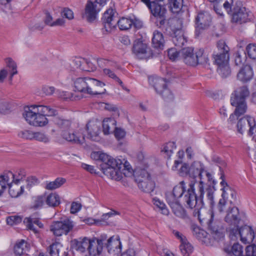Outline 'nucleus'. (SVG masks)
I'll return each mask as SVG.
<instances>
[{
	"mask_svg": "<svg viewBox=\"0 0 256 256\" xmlns=\"http://www.w3.org/2000/svg\"><path fill=\"white\" fill-rule=\"evenodd\" d=\"M189 187L188 190L184 192L185 183L182 181L174 187L172 192L178 198H180L184 194V202L190 208H196L198 218L200 220H201V215L199 210L204 204V194H206V200L212 206L214 204V187L207 186L201 180L191 182Z\"/></svg>",
	"mask_w": 256,
	"mask_h": 256,
	"instance_id": "f257e3e1",
	"label": "nucleus"
},
{
	"mask_svg": "<svg viewBox=\"0 0 256 256\" xmlns=\"http://www.w3.org/2000/svg\"><path fill=\"white\" fill-rule=\"evenodd\" d=\"M92 159L102 162L101 170L108 177L116 180H120L124 174L126 177L134 176V171L128 162L123 163L120 159L115 158L102 152H93L90 154Z\"/></svg>",
	"mask_w": 256,
	"mask_h": 256,
	"instance_id": "f03ea898",
	"label": "nucleus"
},
{
	"mask_svg": "<svg viewBox=\"0 0 256 256\" xmlns=\"http://www.w3.org/2000/svg\"><path fill=\"white\" fill-rule=\"evenodd\" d=\"M56 114V110L50 106L34 104L25 107L22 115L29 124L42 127L48 122L46 116H54Z\"/></svg>",
	"mask_w": 256,
	"mask_h": 256,
	"instance_id": "7ed1b4c3",
	"label": "nucleus"
},
{
	"mask_svg": "<svg viewBox=\"0 0 256 256\" xmlns=\"http://www.w3.org/2000/svg\"><path fill=\"white\" fill-rule=\"evenodd\" d=\"M70 122L62 120L58 124L62 128L60 136L66 141L72 144L84 146L86 144V136L82 128H70Z\"/></svg>",
	"mask_w": 256,
	"mask_h": 256,
	"instance_id": "20e7f679",
	"label": "nucleus"
},
{
	"mask_svg": "<svg viewBox=\"0 0 256 256\" xmlns=\"http://www.w3.org/2000/svg\"><path fill=\"white\" fill-rule=\"evenodd\" d=\"M73 248L80 253L88 252L90 256L99 255L102 249L100 240L95 238L90 239L87 237L80 238L72 241Z\"/></svg>",
	"mask_w": 256,
	"mask_h": 256,
	"instance_id": "39448f33",
	"label": "nucleus"
},
{
	"mask_svg": "<svg viewBox=\"0 0 256 256\" xmlns=\"http://www.w3.org/2000/svg\"><path fill=\"white\" fill-rule=\"evenodd\" d=\"M220 178L222 181L220 182L222 186L221 190H222V198L219 200L217 209L214 210L212 208V210H210L209 216L210 219L209 221L211 222L214 219L216 220H219L221 218L220 214L226 208V199L228 198V196L230 193L232 198L235 199L236 198V193L234 191L232 190L230 188L228 185L227 183L222 179V176Z\"/></svg>",
	"mask_w": 256,
	"mask_h": 256,
	"instance_id": "423d86ee",
	"label": "nucleus"
},
{
	"mask_svg": "<svg viewBox=\"0 0 256 256\" xmlns=\"http://www.w3.org/2000/svg\"><path fill=\"white\" fill-rule=\"evenodd\" d=\"M250 96V91L247 86H242L236 88L232 94L230 102L232 106H236L234 114L237 116L244 114L246 109V99Z\"/></svg>",
	"mask_w": 256,
	"mask_h": 256,
	"instance_id": "0eeeda50",
	"label": "nucleus"
},
{
	"mask_svg": "<svg viewBox=\"0 0 256 256\" xmlns=\"http://www.w3.org/2000/svg\"><path fill=\"white\" fill-rule=\"evenodd\" d=\"M225 212L224 216V220L225 222L230 226L229 230L230 228H236L238 226L239 222L240 220L239 216V210L238 209L236 206H230L227 208L226 206V208L224 209V211L220 214L221 218L218 220H219L223 216V214ZM210 211L208 213V218H201V220L206 221L210 227L212 226L213 222L218 221L214 219L211 222L209 221L210 218L209 216Z\"/></svg>",
	"mask_w": 256,
	"mask_h": 256,
	"instance_id": "6e6552de",
	"label": "nucleus"
},
{
	"mask_svg": "<svg viewBox=\"0 0 256 256\" xmlns=\"http://www.w3.org/2000/svg\"><path fill=\"white\" fill-rule=\"evenodd\" d=\"M223 6L228 14L232 13V21L233 22L242 24L248 21V12L240 3L236 4L232 8L228 2L225 1Z\"/></svg>",
	"mask_w": 256,
	"mask_h": 256,
	"instance_id": "1a4fd4ad",
	"label": "nucleus"
},
{
	"mask_svg": "<svg viewBox=\"0 0 256 256\" xmlns=\"http://www.w3.org/2000/svg\"><path fill=\"white\" fill-rule=\"evenodd\" d=\"M230 236L233 240L240 238L242 242L250 244L256 236V233L252 227L246 225L240 228L238 226L236 228H230Z\"/></svg>",
	"mask_w": 256,
	"mask_h": 256,
	"instance_id": "9d476101",
	"label": "nucleus"
},
{
	"mask_svg": "<svg viewBox=\"0 0 256 256\" xmlns=\"http://www.w3.org/2000/svg\"><path fill=\"white\" fill-rule=\"evenodd\" d=\"M149 82L153 86L156 92L162 96L166 100H172L173 95L170 90L168 88L166 82L164 79L158 76H150Z\"/></svg>",
	"mask_w": 256,
	"mask_h": 256,
	"instance_id": "9b49d317",
	"label": "nucleus"
},
{
	"mask_svg": "<svg viewBox=\"0 0 256 256\" xmlns=\"http://www.w3.org/2000/svg\"><path fill=\"white\" fill-rule=\"evenodd\" d=\"M204 170V166L202 164L198 161L194 162L190 165L184 163L181 166L179 174L181 176L189 175L192 177L199 176L202 180V174ZM202 181V180H200Z\"/></svg>",
	"mask_w": 256,
	"mask_h": 256,
	"instance_id": "f8f14e48",
	"label": "nucleus"
},
{
	"mask_svg": "<svg viewBox=\"0 0 256 256\" xmlns=\"http://www.w3.org/2000/svg\"><path fill=\"white\" fill-rule=\"evenodd\" d=\"M136 181L138 186L146 192H152L155 187L154 182L151 180L150 174L144 170H142L136 176Z\"/></svg>",
	"mask_w": 256,
	"mask_h": 256,
	"instance_id": "ddd939ff",
	"label": "nucleus"
},
{
	"mask_svg": "<svg viewBox=\"0 0 256 256\" xmlns=\"http://www.w3.org/2000/svg\"><path fill=\"white\" fill-rule=\"evenodd\" d=\"M218 52L214 54V62L218 66V67L228 64L229 60L228 47L222 40H220L217 44Z\"/></svg>",
	"mask_w": 256,
	"mask_h": 256,
	"instance_id": "4468645a",
	"label": "nucleus"
},
{
	"mask_svg": "<svg viewBox=\"0 0 256 256\" xmlns=\"http://www.w3.org/2000/svg\"><path fill=\"white\" fill-rule=\"evenodd\" d=\"M73 226L72 222L69 219H66L63 221L53 222L50 226V230L54 236H60L67 234Z\"/></svg>",
	"mask_w": 256,
	"mask_h": 256,
	"instance_id": "2eb2a0df",
	"label": "nucleus"
},
{
	"mask_svg": "<svg viewBox=\"0 0 256 256\" xmlns=\"http://www.w3.org/2000/svg\"><path fill=\"white\" fill-rule=\"evenodd\" d=\"M101 126L100 122L98 120H90L86 126V138L92 140L98 141L100 138Z\"/></svg>",
	"mask_w": 256,
	"mask_h": 256,
	"instance_id": "dca6fc26",
	"label": "nucleus"
},
{
	"mask_svg": "<svg viewBox=\"0 0 256 256\" xmlns=\"http://www.w3.org/2000/svg\"><path fill=\"white\" fill-rule=\"evenodd\" d=\"M86 94L90 95L102 94L106 93V90L104 88L105 84L102 81L94 78L87 77Z\"/></svg>",
	"mask_w": 256,
	"mask_h": 256,
	"instance_id": "f3484780",
	"label": "nucleus"
},
{
	"mask_svg": "<svg viewBox=\"0 0 256 256\" xmlns=\"http://www.w3.org/2000/svg\"><path fill=\"white\" fill-rule=\"evenodd\" d=\"M164 0H142L150 10L154 16L164 17L166 10L158 2H162Z\"/></svg>",
	"mask_w": 256,
	"mask_h": 256,
	"instance_id": "a211bd4d",
	"label": "nucleus"
},
{
	"mask_svg": "<svg viewBox=\"0 0 256 256\" xmlns=\"http://www.w3.org/2000/svg\"><path fill=\"white\" fill-rule=\"evenodd\" d=\"M180 58L184 62L189 66H196L198 64V60L196 58V52L194 53L192 48H186L180 50Z\"/></svg>",
	"mask_w": 256,
	"mask_h": 256,
	"instance_id": "6ab92c4d",
	"label": "nucleus"
},
{
	"mask_svg": "<svg viewBox=\"0 0 256 256\" xmlns=\"http://www.w3.org/2000/svg\"><path fill=\"white\" fill-rule=\"evenodd\" d=\"M211 17L207 12L199 13L196 18V30H204L210 24Z\"/></svg>",
	"mask_w": 256,
	"mask_h": 256,
	"instance_id": "aec40b11",
	"label": "nucleus"
},
{
	"mask_svg": "<svg viewBox=\"0 0 256 256\" xmlns=\"http://www.w3.org/2000/svg\"><path fill=\"white\" fill-rule=\"evenodd\" d=\"M254 76V72L252 67L248 64L242 66L237 74L238 79L242 82H246L250 80Z\"/></svg>",
	"mask_w": 256,
	"mask_h": 256,
	"instance_id": "412c9836",
	"label": "nucleus"
},
{
	"mask_svg": "<svg viewBox=\"0 0 256 256\" xmlns=\"http://www.w3.org/2000/svg\"><path fill=\"white\" fill-rule=\"evenodd\" d=\"M174 235L178 238L181 244L180 245V250L184 256H189L192 252V247L191 244L188 242L186 236H183L181 233L176 232Z\"/></svg>",
	"mask_w": 256,
	"mask_h": 256,
	"instance_id": "4be33fe9",
	"label": "nucleus"
},
{
	"mask_svg": "<svg viewBox=\"0 0 256 256\" xmlns=\"http://www.w3.org/2000/svg\"><path fill=\"white\" fill-rule=\"evenodd\" d=\"M100 10V8L97 6V4L95 2H88L85 8V16L90 22L94 20Z\"/></svg>",
	"mask_w": 256,
	"mask_h": 256,
	"instance_id": "5701e85b",
	"label": "nucleus"
},
{
	"mask_svg": "<svg viewBox=\"0 0 256 256\" xmlns=\"http://www.w3.org/2000/svg\"><path fill=\"white\" fill-rule=\"evenodd\" d=\"M87 77L78 78L74 80V90L77 94H86L87 88Z\"/></svg>",
	"mask_w": 256,
	"mask_h": 256,
	"instance_id": "b1692460",
	"label": "nucleus"
},
{
	"mask_svg": "<svg viewBox=\"0 0 256 256\" xmlns=\"http://www.w3.org/2000/svg\"><path fill=\"white\" fill-rule=\"evenodd\" d=\"M114 10L111 8L108 10L104 14L102 18L104 27L108 32H110L116 25V22L114 20Z\"/></svg>",
	"mask_w": 256,
	"mask_h": 256,
	"instance_id": "393cba45",
	"label": "nucleus"
},
{
	"mask_svg": "<svg viewBox=\"0 0 256 256\" xmlns=\"http://www.w3.org/2000/svg\"><path fill=\"white\" fill-rule=\"evenodd\" d=\"M148 46L140 41H136L133 46V52L138 58L142 59L146 58L148 53Z\"/></svg>",
	"mask_w": 256,
	"mask_h": 256,
	"instance_id": "a878e982",
	"label": "nucleus"
},
{
	"mask_svg": "<svg viewBox=\"0 0 256 256\" xmlns=\"http://www.w3.org/2000/svg\"><path fill=\"white\" fill-rule=\"evenodd\" d=\"M254 123V118L251 116H244L240 118L237 124V128L238 132L242 134L244 132L248 130L250 124Z\"/></svg>",
	"mask_w": 256,
	"mask_h": 256,
	"instance_id": "bb28decb",
	"label": "nucleus"
},
{
	"mask_svg": "<svg viewBox=\"0 0 256 256\" xmlns=\"http://www.w3.org/2000/svg\"><path fill=\"white\" fill-rule=\"evenodd\" d=\"M9 194L12 198H18L24 192V184L12 182L8 186Z\"/></svg>",
	"mask_w": 256,
	"mask_h": 256,
	"instance_id": "cd10ccee",
	"label": "nucleus"
},
{
	"mask_svg": "<svg viewBox=\"0 0 256 256\" xmlns=\"http://www.w3.org/2000/svg\"><path fill=\"white\" fill-rule=\"evenodd\" d=\"M24 222L25 224L26 228L32 231L34 233H36L38 230L34 226V224H36L38 228H42L43 224L40 221L38 218H24Z\"/></svg>",
	"mask_w": 256,
	"mask_h": 256,
	"instance_id": "c85d7f7f",
	"label": "nucleus"
},
{
	"mask_svg": "<svg viewBox=\"0 0 256 256\" xmlns=\"http://www.w3.org/2000/svg\"><path fill=\"white\" fill-rule=\"evenodd\" d=\"M116 120L110 118H106L102 122L103 132L105 135L110 134L112 130L116 128Z\"/></svg>",
	"mask_w": 256,
	"mask_h": 256,
	"instance_id": "c756f323",
	"label": "nucleus"
},
{
	"mask_svg": "<svg viewBox=\"0 0 256 256\" xmlns=\"http://www.w3.org/2000/svg\"><path fill=\"white\" fill-rule=\"evenodd\" d=\"M164 40L162 32L156 30L154 32L152 38V44L154 46L157 48L163 49Z\"/></svg>",
	"mask_w": 256,
	"mask_h": 256,
	"instance_id": "7c9ffc66",
	"label": "nucleus"
},
{
	"mask_svg": "<svg viewBox=\"0 0 256 256\" xmlns=\"http://www.w3.org/2000/svg\"><path fill=\"white\" fill-rule=\"evenodd\" d=\"M66 182L62 178H58L54 181H46L44 184V188L48 190H54L60 188Z\"/></svg>",
	"mask_w": 256,
	"mask_h": 256,
	"instance_id": "2f4dec72",
	"label": "nucleus"
},
{
	"mask_svg": "<svg viewBox=\"0 0 256 256\" xmlns=\"http://www.w3.org/2000/svg\"><path fill=\"white\" fill-rule=\"evenodd\" d=\"M6 64V67L9 71L10 73V80H12L14 75L16 74L18 72L17 65L16 62L10 58H7L4 59Z\"/></svg>",
	"mask_w": 256,
	"mask_h": 256,
	"instance_id": "473e14b6",
	"label": "nucleus"
},
{
	"mask_svg": "<svg viewBox=\"0 0 256 256\" xmlns=\"http://www.w3.org/2000/svg\"><path fill=\"white\" fill-rule=\"evenodd\" d=\"M46 203L50 206H57L60 203V197L56 192L50 193L48 196L46 195Z\"/></svg>",
	"mask_w": 256,
	"mask_h": 256,
	"instance_id": "72a5a7b5",
	"label": "nucleus"
},
{
	"mask_svg": "<svg viewBox=\"0 0 256 256\" xmlns=\"http://www.w3.org/2000/svg\"><path fill=\"white\" fill-rule=\"evenodd\" d=\"M225 251L228 254L234 256H242L243 247L239 243L236 242L232 246L226 248Z\"/></svg>",
	"mask_w": 256,
	"mask_h": 256,
	"instance_id": "f704fd0d",
	"label": "nucleus"
},
{
	"mask_svg": "<svg viewBox=\"0 0 256 256\" xmlns=\"http://www.w3.org/2000/svg\"><path fill=\"white\" fill-rule=\"evenodd\" d=\"M28 250L29 246L28 244L23 240L18 242L14 248L15 254L20 256L26 254Z\"/></svg>",
	"mask_w": 256,
	"mask_h": 256,
	"instance_id": "c9c22d12",
	"label": "nucleus"
},
{
	"mask_svg": "<svg viewBox=\"0 0 256 256\" xmlns=\"http://www.w3.org/2000/svg\"><path fill=\"white\" fill-rule=\"evenodd\" d=\"M172 40L175 46L181 47L187 42L186 38L184 36V31H180L178 33L172 34Z\"/></svg>",
	"mask_w": 256,
	"mask_h": 256,
	"instance_id": "e433bc0d",
	"label": "nucleus"
},
{
	"mask_svg": "<svg viewBox=\"0 0 256 256\" xmlns=\"http://www.w3.org/2000/svg\"><path fill=\"white\" fill-rule=\"evenodd\" d=\"M58 96L64 100H78L83 98L82 94H77L75 92L72 93L66 91H59Z\"/></svg>",
	"mask_w": 256,
	"mask_h": 256,
	"instance_id": "4c0bfd02",
	"label": "nucleus"
},
{
	"mask_svg": "<svg viewBox=\"0 0 256 256\" xmlns=\"http://www.w3.org/2000/svg\"><path fill=\"white\" fill-rule=\"evenodd\" d=\"M170 26L172 34L178 33L180 31H184L182 30V22L180 19L172 18L170 21Z\"/></svg>",
	"mask_w": 256,
	"mask_h": 256,
	"instance_id": "58836bf2",
	"label": "nucleus"
},
{
	"mask_svg": "<svg viewBox=\"0 0 256 256\" xmlns=\"http://www.w3.org/2000/svg\"><path fill=\"white\" fill-rule=\"evenodd\" d=\"M13 172L10 170H5L0 175V182H2L8 187L13 182Z\"/></svg>",
	"mask_w": 256,
	"mask_h": 256,
	"instance_id": "ea45409f",
	"label": "nucleus"
},
{
	"mask_svg": "<svg viewBox=\"0 0 256 256\" xmlns=\"http://www.w3.org/2000/svg\"><path fill=\"white\" fill-rule=\"evenodd\" d=\"M14 178L13 182L24 184V180L26 178V172L24 170L18 169L13 172Z\"/></svg>",
	"mask_w": 256,
	"mask_h": 256,
	"instance_id": "a19ab883",
	"label": "nucleus"
},
{
	"mask_svg": "<svg viewBox=\"0 0 256 256\" xmlns=\"http://www.w3.org/2000/svg\"><path fill=\"white\" fill-rule=\"evenodd\" d=\"M170 10L173 13L179 12L183 6V0H170L168 2Z\"/></svg>",
	"mask_w": 256,
	"mask_h": 256,
	"instance_id": "79ce46f5",
	"label": "nucleus"
},
{
	"mask_svg": "<svg viewBox=\"0 0 256 256\" xmlns=\"http://www.w3.org/2000/svg\"><path fill=\"white\" fill-rule=\"evenodd\" d=\"M116 24L120 30H126L132 26V20L126 18H122L116 22Z\"/></svg>",
	"mask_w": 256,
	"mask_h": 256,
	"instance_id": "37998d69",
	"label": "nucleus"
},
{
	"mask_svg": "<svg viewBox=\"0 0 256 256\" xmlns=\"http://www.w3.org/2000/svg\"><path fill=\"white\" fill-rule=\"evenodd\" d=\"M172 212L177 217L184 219L187 217L186 211L180 203L170 207Z\"/></svg>",
	"mask_w": 256,
	"mask_h": 256,
	"instance_id": "c03bdc74",
	"label": "nucleus"
},
{
	"mask_svg": "<svg viewBox=\"0 0 256 256\" xmlns=\"http://www.w3.org/2000/svg\"><path fill=\"white\" fill-rule=\"evenodd\" d=\"M107 248L108 251L110 252L111 251H118L120 245V242L116 239L112 237L110 238L107 242Z\"/></svg>",
	"mask_w": 256,
	"mask_h": 256,
	"instance_id": "a18cd8bd",
	"label": "nucleus"
},
{
	"mask_svg": "<svg viewBox=\"0 0 256 256\" xmlns=\"http://www.w3.org/2000/svg\"><path fill=\"white\" fill-rule=\"evenodd\" d=\"M153 204L161 211V212L164 215H168L169 210L167 208L165 204L157 198H153Z\"/></svg>",
	"mask_w": 256,
	"mask_h": 256,
	"instance_id": "49530a36",
	"label": "nucleus"
},
{
	"mask_svg": "<svg viewBox=\"0 0 256 256\" xmlns=\"http://www.w3.org/2000/svg\"><path fill=\"white\" fill-rule=\"evenodd\" d=\"M46 202V195L34 196L32 198V207L34 208H42Z\"/></svg>",
	"mask_w": 256,
	"mask_h": 256,
	"instance_id": "de8ad7c7",
	"label": "nucleus"
},
{
	"mask_svg": "<svg viewBox=\"0 0 256 256\" xmlns=\"http://www.w3.org/2000/svg\"><path fill=\"white\" fill-rule=\"evenodd\" d=\"M62 248V245L60 242H54L51 244L48 248L50 256H59L60 250Z\"/></svg>",
	"mask_w": 256,
	"mask_h": 256,
	"instance_id": "09e8293b",
	"label": "nucleus"
},
{
	"mask_svg": "<svg viewBox=\"0 0 256 256\" xmlns=\"http://www.w3.org/2000/svg\"><path fill=\"white\" fill-rule=\"evenodd\" d=\"M196 58L198 60V64H206L209 61L207 55L204 54V50L202 49L196 52Z\"/></svg>",
	"mask_w": 256,
	"mask_h": 256,
	"instance_id": "8fccbe9b",
	"label": "nucleus"
},
{
	"mask_svg": "<svg viewBox=\"0 0 256 256\" xmlns=\"http://www.w3.org/2000/svg\"><path fill=\"white\" fill-rule=\"evenodd\" d=\"M103 74L114 80L119 84L120 85H122V81L117 76L114 72L109 69V68H104L102 70Z\"/></svg>",
	"mask_w": 256,
	"mask_h": 256,
	"instance_id": "3c124183",
	"label": "nucleus"
},
{
	"mask_svg": "<svg viewBox=\"0 0 256 256\" xmlns=\"http://www.w3.org/2000/svg\"><path fill=\"white\" fill-rule=\"evenodd\" d=\"M166 200L170 207L180 203L178 200L179 198H176V196H175L171 192H168L166 193Z\"/></svg>",
	"mask_w": 256,
	"mask_h": 256,
	"instance_id": "603ef678",
	"label": "nucleus"
},
{
	"mask_svg": "<svg viewBox=\"0 0 256 256\" xmlns=\"http://www.w3.org/2000/svg\"><path fill=\"white\" fill-rule=\"evenodd\" d=\"M192 233L198 239H202L206 236V232L203 230L200 229L199 227L195 226H192Z\"/></svg>",
	"mask_w": 256,
	"mask_h": 256,
	"instance_id": "864d4df0",
	"label": "nucleus"
},
{
	"mask_svg": "<svg viewBox=\"0 0 256 256\" xmlns=\"http://www.w3.org/2000/svg\"><path fill=\"white\" fill-rule=\"evenodd\" d=\"M168 54L169 58L172 61L176 60L180 58V51L178 52L175 48H172L168 50Z\"/></svg>",
	"mask_w": 256,
	"mask_h": 256,
	"instance_id": "5fc2aeb1",
	"label": "nucleus"
},
{
	"mask_svg": "<svg viewBox=\"0 0 256 256\" xmlns=\"http://www.w3.org/2000/svg\"><path fill=\"white\" fill-rule=\"evenodd\" d=\"M235 63L237 66H240L245 63L246 62V55L244 52L242 54L237 52L235 54Z\"/></svg>",
	"mask_w": 256,
	"mask_h": 256,
	"instance_id": "6e6d98bb",
	"label": "nucleus"
},
{
	"mask_svg": "<svg viewBox=\"0 0 256 256\" xmlns=\"http://www.w3.org/2000/svg\"><path fill=\"white\" fill-rule=\"evenodd\" d=\"M24 182L26 184V188L30 190L31 187L38 183V180L36 177L31 176L26 178Z\"/></svg>",
	"mask_w": 256,
	"mask_h": 256,
	"instance_id": "4d7b16f0",
	"label": "nucleus"
},
{
	"mask_svg": "<svg viewBox=\"0 0 256 256\" xmlns=\"http://www.w3.org/2000/svg\"><path fill=\"white\" fill-rule=\"evenodd\" d=\"M246 51L248 56L252 58H256V44H249L246 47Z\"/></svg>",
	"mask_w": 256,
	"mask_h": 256,
	"instance_id": "13d9d810",
	"label": "nucleus"
},
{
	"mask_svg": "<svg viewBox=\"0 0 256 256\" xmlns=\"http://www.w3.org/2000/svg\"><path fill=\"white\" fill-rule=\"evenodd\" d=\"M34 132L30 130H23L20 131L18 133V137L22 138L26 140H32L34 138Z\"/></svg>",
	"mask_w": 256,
	"mask_h": 256,
	"instance_id": "bf43d9fd",
	"label": "nucleus"
},
{
	"mask_svg": "<svg viewBox=\"0 0 256 256\" xmlns=\"http://www.w3.org/2000/svg\"><path fill=\"white\" fill-rule=\"evenodd\" d=\"M218 72L223 77H226L230 73V70L228 64H224L222 66L218 67Z\"/></svg>",
	"mask_w": 256,
	"mask_h": 256,
	"instance_id": "052dcab7",
	"label": "nucleus"
},
{
	"mask_svg": "<svg viewBox=\"0 0 256 256\" xmlns=\"http://www.w3.org/2000/svg\"><path fill=\"white\" fill-rule=\"evenodd\" d=\"M22 220V218L20 216H12L6 218V222L8 224L12 226L20 223Z\"/></svg>",
	"mask_w": 256,
	"mask_h": 256,
	"instance_id": "680f3d73",
	"label": "nucleus"
},
{
	"mask_svg": "<svg viewBox=\"0 0 256 256\" xmlns=\"http://www.w3.org/2000/svg\"><path fill=\"white\" fill-rule=\"evenodd\" d=\"M33 139L44 142H47L49 141L48 138L44 134L40 132H34Z\"/></svg>",
	"mask_w": 256,
	"mask_h": 256,
	"instance_id": "e2e57ef3",
	"label": "nucleus"
},
{
	"mask_svg": "<svg viewBox=\"0 0 256 256\" xmlns=\"http://www.w3.org/2000/svg\"><path fill=\"white\" fill-rule=\"evenodd\" d=\"M242 256H256V246L252 244L246 246L244 255Z\"/></svg>",
	"mask_w": 256,
	"mask_h": 256,
	"instance_id": "0e129e2a",
	"label": "nucleus"
},
{
	"mask_svg": "<svg viewBox=\"0 0 256 256\" xmlns=\"http://www.w3.org/2000/svg\"><path fill=\"white\" fill-rule=\"evenodd\" d=\"M174 148V142H170L167 143L164 146L162 152L166 153L168 156H170L173 152V150Z\"/></svg>",
	"mask_w": 256,
	"mask_h": 256,
	"instance_id": "69168bd1",
	"label": "nucleus"
},
{
	"mask_svg": "<svg viewBox=\"0 0 256 256\" xmlns=\"http://www.w3.org/2000/svg\"><path fill=\"white\" fill-rule=\"evenodd\" d=\"M56 88L53 86H50L48 85L43 86L42 88V94L46 96H51L55 92Z\"/></svg>",
	"mask_w": 256,
	"mask_h": 256,
	"instance_id": "338daca9",
	"label": "nucleus"
},
{
	"mask_svg": "<svg viewBox=\"0 0 256 256\" xmlns=\"http://www.w3.org/2000/svg\"><path fill=\"white\" fill-rule=\"evenodd\" d=\"M248 136H252V138L256 141V122L254 118V123L250 124L248 130Z\"/></svg>",
	"mask_w": 256,
	"mask_h": 256,
	"instance_id": "774afa93",
	"label": "nucleus"
}]
</instances>
